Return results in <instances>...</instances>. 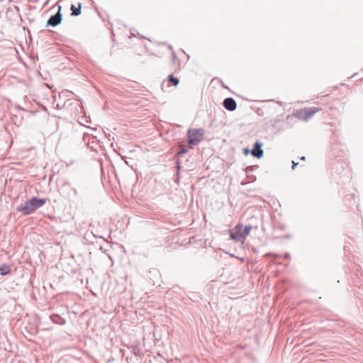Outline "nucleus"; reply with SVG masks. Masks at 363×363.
I'll use <instances>...</instances> for the list:
<instances>
[{"label": "nucleus", "instance_id": "1", "mask_svg": "<svg viewBox=\"0 0 363 363\" xmlns=\"http://www.w3.org/2000/svg\"><path fill=\"white\" fill-rule=\"evenodd\" d=\"M46 203L45 199L32 197L30 199L17 206L16 210L23 212L25 216L33 213L38 208L43 206Z\"/></svg>", "mask_w": 363, "mask_h": 363}, {"label": "nucleus", "instance_id": "2", "mask_svg": "<svg viewBox=\"0 0 363 363\" xmlns=\"http://www.w3.org/2000/svg\"><path fill=\"white\" fill-rule=\"evenodd\" d=\"M251 230L252 227L250 225L243 228L242 225H237L230 231V235L232 240L243 242Z\"/></svg>", "mask_w": 363, "mask_h": 363}, {"label": "nucleus", "instance_id": "3", "mask_svg": "<svg viewBox=\"0 0 363 363\" xmlns=\"http://www.w3.org/2000/svg\"><path fill=\"white\" fill-rule=\"evenodd\" d=\"M321 109L319 108H303L300 110H297L294 113L295 116L298 119L308 121L314 114L318 113Z\"/></svg>", "mask_w": 363, "mask_h": 363}, {"label": "nucleus", "instance_id": "4", "mask_svg": "<svg viewBox=\"0 0 363 363\" xmlns=\"http://www.w3.org/2000/svg\"><path fill=\"white\" fill-rule=\"evenodd\" d=\"M205 134V130L200 129H191L188 131V142L189 144L197 145L202 139Z\"/></svg>", "mask_w": 363, "mask_h": 363}, {"label": "nucleus", "instance_id": "5", "mask_svg": "<svg viewBox=\"0 0 363 363\" xmlns=\"http://www.w3.org/2000/svg\"><path fill=\"white\" fill-rule=\"evenodd\" d=\"M61 9H62V6H59L58 11L55 14L52 15L49 18V19L47 21L46 27H49V26L55 27L61 23V22L62 21V15L61 13Z\"/></svg>", "mask_w": 363, "mask_h": 363}, {"label": "nucleus", "instance_id": "6", "mask_svg": "<svg viewBox=\"0 0 363 363\" xmlns=\"http://www.w3.org/2000/svg\"><path fill=\"white\" fill-rule=\"evenodd\" d=\"M224 107L230 111L235 110L237 104L233 98H227L223 101Z\"/></svg>", "mask_w": 363, "mask_h": 363}, {"label": "nucleus", "instance_id": "7", "mask_svg": "<svg viewBox=\"0 0 363 363\" xmlns=\"http://www.w3.org/2000/svg\"><path fill=\"white\" fill-rule=\"evenodd\" d=\"M251 153L254 157H255L257 158H261L263 155V150H262V144L259 142H257L255 144Z\"/></svg>", "mask_w": 363, "mask_h": 363}, {"label": "nucleus", "instance_id": "8", "mask_svg": "<svg viewBox=\"0 0 363 363\" xmlns=\"http://www.w3.org/2000/svg\"><path fill=\"white\" fill-rule=\"evenodd\" d=\"M50 320L55 324L58 325H64L66 323V320L65 318L61 317L58 314H52L50 316Z\"/></svg>", "mask_w": 363, "mask_h": 363}, {"label": "nucleus", "instance_id": "9", "mask_svg": "<svg viewBox=\"0 0 363 363\" xmlns=\"http://www.w3.org/2000/svg\"><path fill=\"white\" fill-rule=\"evenodd\" d=\"M73 95V93L72 91H69L68 90H63L61 92L59 93V99L61 100H69V97L72 96ZM71 102H68L67 105H71Z\"/></svg>", "mask_w": 363, "mask_h": 363}, {"label": "nucleus", "instance_id": "10", "mask_svg": "<svg viewBox=\"0 0 363 363\" xmlns=\"http://www.w3.org/2000/svg\"><path fill=\"white\" fill-rule=\"evenodd\" d=\"M81 9H82V5L80 3L78 4V6H76L74 4H72L71 7H70L71 16H77L80 15Z\"/></svg>", "mask_w": 363, "mask_h": 363}, {"label": "nucleus", "instance_id": "11", "mask_svg": "<svg viewBox=\"0 0 363 363\" xmlns=\"http://www.w3.org/2000/svg\"><path fill=\"white\" fill-rule=\"evenodd\" d=\"M0 273L2 276H5V275H7V274H9L11 273V270L9 269V265L4 264H2L1 267H0Z\"/></svg>", "mask_w": 363, "mask_h": 363}, {"label": "nucleus", "instance_id": "12", "mask_svg": "<svg viewBox=\"0 0 363 363\" xmlns=\"http://www.w3.org/2000/svg\"><path fill=\"white\" fill-rule=\"evenodd\" d=\"M88 117L86 116H81L80 118H79L78 119V123L83 125V126H85V127H87V128H89V126H87L86 125V123H89V121L87 119ZM89 118H90V117L89 116Z\"/></svg>", "mask_w": 363, "mask_h": 363}, {"label": "nucleus", "instance_id": "13", "mask_svg": "<svg viewBox=\"0 0 363 363\" xmlns=\"http://www.w3.org/2000/svg\"><path fill=\"white\" fill-rule=\"evenodd\" d=\"M168 82L172 83L174 86H177L179 84V79L174 77L172 74L169 75Z\"/></svg>", "mask_w": 363, "mask_h": 363}, {"label": "nucleus", "instance_id": "14", "mask_svg": "<svg viewBox=\"0 0 363 363\" xmlns=\"http://www.w3.org/2000/svg\"><path fill=\"white\" fill-rule=\"evenodd\" d=\"M83 140L85 143V145L89 147V134L88 133H84Z\"/></svg>", "mask_w": 363, "mask_h": 363}, {"label": "nucleus", "instance_id": "15", "mask_svg": "<svg viewBox=\"0 0 363 363\" xmlns=\"http://www.w3.org/2000/svg\"><path fill=\"white\" fill-rule=\"evenodd\" d=\"M68 102H69V100L65 101L64 104L62 106L58 103V104H57L56 107H57V108H59V109L63 108L64 107H65L67 106V104Z\"/></svg>", "mask_w": 363, "mask_h": 363}, {"label": "nucleus", "instance_id": "16", "mask_svg": "<svg viewBox=\"0 0 363 363\" xmlns=\"http://www.w3.org/2000/svg\"><path fill=\"white\" fill-rule=\"evenodd\" d=\"M296 164H297L296 163L293 162V169H294V167H296Z\"/></svg>", "mask_w": 363, "mask_h": 363}]
</instances>
